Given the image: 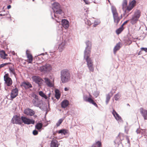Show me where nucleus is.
Here are the masks:
<instances>
[{
	"mask_svg": "<svg viewBox=\"0 0 147 147\" xmlns=\"http://www.w3.org/2000/svg\"><path fill=\"white\" fill-rule=\"evenodd\" d=\"M0 55L1 58L4 59L6 58V57L7 56V55L4 51L2 50L0 51Z\"/></svg>",
	"mask_w": 147,
	"mask_h": 147,
	"instance_id": "nucleus-24",
	"label": "nucleus"
},
{
	"mask_svg": "<svg viewBox=\"0 0 147 147\" xmlns=\"http://www.w3.org/2000/svg\"><path fill=\"white\" fill-rule=\"evenodd\" d=\"M90 56H84V58L86 62L87 66L90 72H93L94 71V67L92 61L90 57Z\"/></svg>",
	"mask_w": 147,
	"mask_h": 147,
	"instance_id": "nucleus-4",
	"label": "nucleus"
},
{
	"mask_svg": "<svg viewBox=\"0 0 147 147\" xmlns=\"http://www.w3.org/2000/svg\"><path fill=\"white\" fill-rule=\"evenodd\" d=\"M57 40L61 42L63 40V38H61V36H58L57 38Z\"/></svg>",
	"mask_w": 147,
	"mask_h": 147,
	"instance_id": "nucleus-45",
	"label": "nucleus"
},
{
	"mask_svg": "<svg viewBox=\"0 0 147 147\" xmlns=\"http://www.w3.org/2000/svg\"><path fill=\"white\" fill-rule=\"evenodd\" d=\"M18 90L17 88L13 89L11 93V98L13 99L16 98L18 95Z\"/></svg>",
	"mask_w": 147,
	"mask_h": 147,
	"instance_id": "nucleus-13",
	"label": "nucleus"
},
{
	"mask_svg": "<svg viewBox=\"0 0 147 147\" xmlns=\"http://www.w3.org/2000/svg\"><path fill=\"white\" fill-rule=\"evenodd\" d=\"M9 13L8 12H7L6 13H2L0 14V16H6Z\"/></svg>",
	"mask_w": 147,
	"mask_h": 147,
	"instance_id": "nucleus-48",
	"label": "nucleus"
},
{
	"mask_svg": "<svg viewBox=\"0 0 147 147\" xmlns=\"http://www.w3.org/2000/svg\"><path fill=\"white\" fill-rule=\"evenodd\" d=\"M32 103L34 106L38 107L43 111H45L47 108V105L44 103L42 100H39L38 98L36 99H33Z\"/></svg>",
	"mask_w": 147,
	"mask_h": 147,
	"instance_id": "nucleus-2",
	"label": "nucleus"
},
{
	"mask_svg": "<svg viewBox=\"0 0 147 147\" xmlns=\"http://www.w3.org/2000/svg\"><path fill=\"white\" fill-rule=\"evenodd\" d=\"M141 16V12L140 10H138L134 13V15L133 16L139 19Z\"/></svg>",
	"mask_w": 147,
	"mask_h": 147,
	"instance_id": "nucleus-25",
	"label": "nucleus"
},
{
	"mask_svg": "<svg viewBox=\"0 0 147 147\" xmlns=\"http://www.w3.org/2000/svg\"><path fill=\"white\" fill-rule=\"evenodd\" d=\"M129 21V20H127L126 21H125L123 24L121 25V26H122V27H123V26L125 25V24H126V23H127Z\"/></svg>",
	"mask_w": 147,
	"mask_h": 147,
	"instance_id": "nucleus-52",
	"label": "nucleus"
},
{
	"mask_svg": "<svg viewBox=\"0 0 147 147\" xmlns=\"http://www.w3.org/2000/svg\"><path fill=\"white\" fill-rule=\"evenodd\" d=\"M11 123L13 124L21 125L22 121H21V117L17 115H13L11 119Z\"/></svg>",
	"mask_w": 147,
	"mask_h": 147,
	"instance_id": "nucleus-10",
	"label": "nucleus"
},
{
	"mask_svg": "<svg viewBox=\"0 0 147 147\" xmlns=\"http://www.w3.org/2000/svg\"><path fill=\"white\" fill-rule=\"evenodd\" d=\"M127 5V0H123V1L122 3L123 8L124 7H125Z\"/></svg>",
	"mask_w": 147,
	"mask_h": 147,
	"instance_id": "nucleus-35",
	"label": "nucleus"
},
{
	"mask_svg": "<svg viewBox=\"0 0 147 147\" xmlns=\"http://www.w3.org/2000/svg\"><path fill=\"white\" fill-rule=\"evenodd\" d=\"M86 47L84 51V56H90L92 48L91 42L89 40H87L85 42Z\"/></svg>",
	"mask_w": 147,
	"mask_h": 147,
	"instance_id": "nucleus-6",
	"label": "nucleus"
},
{
	"mask_svg": "<svg viewBox=\"0 0 147 147\" xmlns=\"http://www.w3.org/2000/svg\"><path fill=\"white\" fill-rule=\"evenodd\" d=\"M111 9L113 15L114 22L116 23V25H117L119 22L121 18L119 17L116 9L114 6H111Z\"/></svg>",
	"mask_w": 147,
	"mask_h": 147,
	"instance_id": "nucleus-5",
	"label": "nucleus"
},
{
	"mask_svg": "<svg viewBox=\"0 0 147 147\" xmlns=\"http://www.w3.org/2000/svg\"><path fill=\"white\" fill-rule=\"evenodd\" d=\"M126 140H127V141L129 140L128 136H126Z\"/></svg>",
	"mask_w": 147,
	"mask_h": 147,
	"instance_id": "nucleus-61",
	"label": "nucleus"
},
{
	"mask_svg": "<svg viewBox=\"0 0 147 147\" xmlns=\"http://www.w3.org/2000/svg\"><path fill=\"white\" fill-rule=\"evenodd\" d=\"M58 143L57 140H52L51 142L50 147H58Z\"/></svg>",
	"mask_w": 147,
	"mask_h": 147,
	"instance_id": "nucleus-21",
	"label": "nucleus"
},
{
	"mask_svg": "<svg viewBox=\"0 0 147 147\" xmlns=\"http://www.w3.org/2000/svg\"><path fill=\"white\" fill-rule=\"evenodd\" d=\"M42 127V124L41 123H37L35 126V128L38 129L40 130V129Z\"/></svg>",
	"mask_w": 147,
	"mask_h": 147,
	"instance_id": "nucleus-29",
	"label": "nucleus"
},
{
	"mask_svg": "<svg viewBox=\"0 0 147 147\" xmlns=\"http://www.w3.org/2000/svg\"><path fill=\"white\" fill-rule=\"evenodd\" d=\"M9 69L10 73H12L13 75H14L15 76L16 74L14 69L12 68V67H9Z\"/></svg>",
	"mask_w": 147,
	"mask_h": 147,
	"instance_id": "nucleus-33",
	"label": "nucleus"
},
{
	"mask_svg": "<svg viewBox=\"0 0 147 147\" xmlns=\"http://www.w3.org/2000/svg\"><path fill=\"white\" fill-rule=\"evenodd\" d=\"M27 51L28 50H27L26 52V54L29 61V63H31L33 60L32 56L31 54L28 53Z\"/></svg>",
	"mask_w": 147,
	"mask_h": 147,
	"instance_id": "nucleus-26",
	"label": "nucleus"
},
{
	"mask_svg": "<svg viewBox=\"0 0 147 147\" xmlns=\"http://www.w3.org/2000/svg\"><path fill=\"white\" fill-rule=\"evenodd\" d=\"M119 135H120V134H119V135H118L117 136V138H119Z\"/></svg>",
	"mask_w": 147,
	"mask_h": 147,
	"instance_id": "nucleus-63",
	"label": "nucleus"
},
{
	"mask_svg": "<svg viewBox=\"0 0 147 147\" xmlns=\"http://www.w3.org/2000/svg\"><path fill=\"white\" fill-rule=\"evenodd\" d=\"M11 5H9L7 6V8L8 9H9L11 8Z\"/></svg>",
	"mask_w": 147,
	"mask_h": 147,
	"instance_id": "nucleus-58",
	"label": "nucleus"
},
{
	"mask_svg": "<svg viewBox=\"0 0 147 147\" xmlns=\"http://www.w3.org/2000/svg\"><path fill=\"white\" fill-rule=\"evenodd\" d=\"M110 100H108V99H106V104L107 105L109 102V101Z\"/></svg>",
	"mask_w": 147,
	"mask_h": 147,
	"instance_id": "nucleus-57",
	"label": "nucleus"
},
{
	"mask_svg": "<svg viewBox=\"0 0 147 147\" xmlns=\"http://www.w3.org/2000/svg\"><path fill=\"white\" fill-rule=\"evenodd\" d=\"M11 64V63L10 62L2 63V64L0 65V69L1 68L4 67L6 65Z\"/></svg>",
	"mask_w": 147,
	"mask_h": 147,
	"instance_id": "nucleus-36",
	"label": "nucleus"
},
{
	"mask_svg": "<svg viewBox=\"0 0 147 147\" xmlns=\"http://www.w3.org/2000/svg\"><path fill=\"white\" fill-rule=\"evenodd\" d=\"M140 112L144 120H147V110L144 109L142 108L140 109Z\"/></svg>",
	"mask_w": 147,
	"mask_h": 147,
	"instance_id": "nucleus-16",
	"label": "nucleus"
},
{
	"mask_svg": "<svg viewBox=\"0 0 147 147\" xmlns=\"http://www.w3.org/2000/svg\"><path fill=\"white\" fill-rule=\"evenodd\" d=\"M45 82L46 84L49 87H52L53 86V85L50 82L49 79L47 78H44Z\"/></svg>",
	"mask_w": 147,
	"mask_h": 147,
	"instance_id": "nucleus-20",
	"label": "nucleus"
},
{
	"mask_svg": "<svg viewBox=\"0 0 147 147\" xmlns=\"http://www.w3.org/2000/svg\"><path fill=\"white\" fill-rule=\"evenodd\" d=\"M69 104V101L67 100H64L61 102V106L62 108H65L67 107Z\"/></svg>",
	"mask_w": 147,
	"mask_h": 147,
	"instance_id": "nucleus-19",
	"label": "nucleus"
},
{
	"mask_svg": "<svg viewBox=\"0 0 147 147\" xmlns=\"http://www.w3.org/2000/svg\"><path fill=\"white\" fill-rule=\"evenodd\" d=\"M12 54L13 55H15V53L14 52V51H12Z\"/></svg>",
	"mask_w": 147,
	"mask_h": 147,
	"instance_id": "nucleus-64",
	"label": "nucleus"
},
{
	"mask_svg": "<svg viewBox=\"0 0 147 147\" xmlns=\"http://www.w3.org/2000/svg\"><path fill=\"white\" fill-rule=\"evenodd\" d=\"M95 144H97L98 147H100L102 144L101 142L100 141H98L96 142L95 144H93L91 147H96L94 145Z\"/></svg>",
	"mask_w": 147,
	"mask_h": 147,
	"instance_id": "nucleus-32",
	"label": "nucleus"
},
{
	"mask_svg": "<svg viewBox=\"0 0 147 147\" xmlns=\"http://www.w3.org/2000/svg\"><path fill=\"white\" fill-rule=\"evenodd\" d=\"M55 92V97L56 99H58L60 97V94L59 93V90H56Z\"/></svg>",
	"mask_w": 147,
	"mask_h": 147,
	"instance_id": "nucleus-31",
	"label": "nucleus"
},
{
	"mask_svg": "<svg viewBox=\"0 0 147 147\" xmlns=\"http://www.w3.org/2000/svg\"><path fill=\"white\" fill-rule=\"evenodd\" d=\"M133 7V6H131V5L130 6H127V9L129 11L132 9Z\"/></svg>",
	"mask_w": 147,
	"mask_h": 147,
	"instance_id": "nucleus-47",
	"label": "nucleus"
},
{
	"mask_svg": "<svg viewBox=\"0 0 147 147\" xmlns=\"http://www.w3.org/2000/svg\"><path fill=\"white\" fill-rule=\"evenodd\" d=\"M88 102H89V103L92 104H93V103L94 102V101L90 97H88Z\"/></svg>",
	"mask_w": 147,
	"mask_h": 147,
	"instance_id": "nucleus-41",
	"label": "nucleus"
},
{
	"mask_svg": "<svg viewBox=\"0 0 147 147\" xmlns=\"http://www.w3.org/2000/svg\"><path fill=\"white\" fill-rule=\"evenodd\" d=\"M8 76V74H5L4 76V79L5 83H6L7 86H10L12 84V82L11 79Z\"/></svg>",
	"mask_w": 147,
	"mask_h": 147,
	"instance_id": "nucleus-12",
	"label": "nucleus"
},
{
	"mask_svg": "<svg viewBox=\"0 0 147 147\" xmlns=\"http://www.w3.org/2000/svg\"><path fill=\"white\" fill-rule=\"evenodd\" d=\"M21 120L22 123H23L25 124L30 125L34 124L35 123V121L34 120L28 118L26 117L22 116Z\"/></svg>",
	"mask_w": 147,
	"mask_h": 147,
	"instance_id": "nucleus-9",
	"label": "nucleus"
},
{
	"mask_svg": "<svg viewBox=\"0 0 147 147\" xmlns=\"http://www.w3.org/2000/svg\"><path fill=\"white\" fill-rule=\"evenodd\" d=\"M141 130L142 131V132L141 134H144V133L145 132V129H141Z\"/></svg>",
	"mask_w": 147,
	"mask_h": 147,
	"instance_id": "nucleus-54",
	"label": "nucleus"
},
{
	"mask_svg": "<svg viewBox=\"0 0 147 147\" xmlns=\"http://www.w3.org/2000/svg\"><path fill=\"white\" fill-rule=\"evenodd\" d=\"M52 68L50 64L46 63L45 65L40 67L39 70L42 72H47L50 71Z\"/></svg>",
	"mask_w": 147,
	"mask_h": 147,
	"instance_id": "nucleus-8",
	"label": "nucleus"
},
{
	"mask_svg": "<svg viewBox=\"0 0 147 147\" xmlns=\"http://www.w3.org/2000/svg\"><path fill=\"white\" fill-rule=\"evenodd\" d=\"M31 96L34 98L33 99H36L38 98V96L34 93L32 94Z\"/></svg>",
	"mask_w": 147,
	"mask_h": 147,
	"instance_id": "nucleus-42",
	"label": "nucleus"
},
{
	"mask_svg": "<svg viewBox=\"0 0 147 147\" xmlns=\"http://www.w3.org/2000/svg\"><path fill=\"white\" fill-rule=\"evenodd\" d=\"M85 24L89 26L91 25L92 24L90 21L88 19H86L85 20Z\"/></svg>",
	"mask_w": 147,
	"mask_h": 147,
	"instance_id": "nucleus-38",
	"label": "nucleus"
},
{
	"mask_svg": "<svg viewBox=\"0 0 147 147\" xmlns=\"http://www.w3.org/2000/svg\"><path fill=\"white\" fill-rule=\"evenodd\" d=\"M69 88L67 87H65L64 88V90L65 91H67L68 90Z\"/></svg>",
	"mask_w": 147,
	"mask_h": 147,
	"instance_id": "nucleus-59",
	"label": "nucleus"
},
{
	"mask_svg": "<svg viewBox=\"0 0 147 147\" xmlns=\"http://www.w3.org/2000/svg\"><path fill=\"white\" fill-rule=\"evenodd\" d=\"M123 28L121 26L119 28L117 29L116 31V33L117 34H120L123 30Z\"/></svg>",
	"mask_w": 147,
	"mask_h": 147,
	"instance_id": "nucleus-30",
	"label": "nucleus"
},
{
	"mask_svg": "<svg viewBox=\"0 0 147 147\" xmlns=\"http://www.w3.org/2000/svg\"><path fill=\"white\" fill-rule=\"evenodd\" d=\"M112 113L117 121H122V118L121 117L114 109H113Z\"/></svg>",
	"mask_w": 147,
	"mask_h": 147,
	"instance_id": "nucleus-17",
	"label": "nucleus"
},
{
	"mask_svg": "<svg viewBox=\"0 0 147 147\" xmlns=\"http://www.w3.org/2000/svg\"><path fill=\"white\" fill-rule=\"evenodd\" d=\"M38 94L42 98H44L45 99H47L48 98L47 96L42 91H40L38 92Z\"/></svg>",
	"mask_w": 147,
	"mask_h": 147,
	"instance_id": "nucleus-28",
	"label": "nucleus"
},
{
	"mask_svg": "<svg viewBox=\"0 0 147 147\" xmlns=\"http://www.w3.org/2000/svg\"><path fill=\"white\" fill-rule=\"evenodd\" d=\"M52 9L53 11L54 17L57 18L56 15L61 14L63 12L60 5L57 2H54L52 4Z\"/></svg>",
	"mask_w": 147,
	"mask_h": 147,
	"instance_id": "nucleus-3",
	"label": "nucleus"
},
{
	"mask_svg": "<svg viewBox=\"0 0 147 147\" xmlns=\"http://www.w3.org/2000/svg\"><path fill=\"white\" fill-rule=\"evenodd\" d=\"M66 44V42L64 41L63 42H62L60 44H59L58 49L60 52H62L64 49Z\"/></svg>",
	"mask_w": 147,
	"mask_h": 147,
	"instance_id": "nucleus-18",
	"label": "nucleus"
},
{
	"mask_svg": "<svg viewBox=\"0 0 147 147\" xmlns=\"http://www.w3.org/2000/svg\"><path fill=\"white\" fill-rule=\"evenodd\" d=\"M61 25L65 29L68 28L69 26V22L66 19H62L61 21Z\"/></svg>",
	"mask_w": 147,
	"mask_h": 147,
	"instance_id": "nucleus-15",
	"label": "nucleus"
},
{
	"mask_svg": "<svg viewBox=\"0 0 147 147\" xmlns=\"http://www.w3.org/2000/svg\"><path fill=\"white\" fill-rule=\"evenodd\" d=\"M120 96L118 93L115 94L114 96L115 99V100L117 101L119 98Z\"/></svg>",
	"mask_w": 147,
	"mask_h": 147,
	"instance_id": "nucleus-37",
	"label": "nucleus"
},
{
	"mask_svg": "<svg viewBox=\"0 0 147 147\" xmlns=\"http://www.w3.org/2000/svg\"><path fill=\"white\" fill-rule=\"evenodd\" d=\"M32 78L33 81L37 84L39 87H41L43 84V80L38 76H33Z\"/></svg>",
	"mask_w": 147,
	"mask_h": 147,
	"instance_id": "nucleus-7",
	"label": "nucleus"
},
{
	"mask_svg": "<svg viewBox=\"0 0 147 147\" xmlns=\"http://www.w3.org/2000/svg\"><path fill=\"white\" fill-rule=\"evenodd\" d=\"M99 23V22H96V21H95L94 22V27H95L98 25Z\"/></svg>",
	"mask_w": 147,
	"mask_h": 147,
	"instance_id": "nucleus-50",
	"label": "nucleus"
},
{
	"mask_svg": "<svg viewBox=\"0 0 147 147\" xmlns=\"http://www.w3.org/2000/svg\"><path fill=\"white\" fill-rule=\"evenodd\" d=\"M38 131L36 130H34L33 131L32 133L33 135L34 136L38 134Z\"/></svg>",
	"mask_w": 147,
	"mask_h": 147,
	"instance_id": "nucleus-46",
	"label": "nucleus"
},
{
	"mask_svg": "<svg viewBox=\"0 0 147 147\" xmlns=\"http://www.w3.org/2000/svg\"><path fill=\"white\" fill-rule=\"evenodd\" d=\"M24 112L25 114L30 116H33L35 114L34 111L32 110L29 108L26 109L24 110Z\"/></svg>",
	"mask_w": 147,
	"mask_h": 147,
	"instance_id": "nucleus-14",
	"label": "nucleus"
},
{
	"mask_svg": "<svg viewBox=\"0 0 147 147\" xmlns=\"http://www.w3.org/2000/svg\"><path fill=\"white\" fill-rule=\"evenodd\" d=\"M20 86L23 88H24L25 90H27L32 87V85L29 82L27 81H24L22 82L20 85Z\"/></svg>",
	"mask_w": 147,
	"mask_h": 147,
	"instance_id": "nucleus-11",
	"label": "nucleus"
},
{
	"mask_svg": "<svg viewBox=\"0 0 147 147\" xmlns=\"http://www.w3.org/2000/svg\"><path fill=\"white\" fill-rule=\"evenodd\" d=\"M136 3V1L135 0H133L131 2L130 5L131 6H133V7L135 6Z\"/></svg>",
	"mask_w": 147,
	"mask_h": 147,
	"instance_id": "nucleus-40",
	"label": "nucleus"
},
{
	"mask_svg": "<svg viewBox=\"0 0 147 147\" xmlns=\"http://www.w3.org/2000/svg\"><path fill=\"white\" fill-rule=\"evenodd\" d=\"M127 41L128 42V43L129 44H130L132 42V39H131V37H128L127 39Z\"/></svg>",
	"mask_w": 147,
	"mask_h": 147,
	"instance_id": "nucleus-43",
	"label": "nucleus"
},
{
	"mask_svg": "<svg viewBox=\"0 0 147 147\" xmlns=\"http://www.w3.org/2000/svg\"><path fill=\"white\" fill-rule=\"evenodd\" d=\"M68 132V130L65 129H64L59 130L58 133V134H61V135H65L67 134Z\"/></svg>",
	"mask_w": 147,
	"mask_h": 147,
	"instance_id": "nucleus-22",
	"label": "nucleus"
},
{
	"mask_svg": "<svg viewBox=\"0 0 147 147\" xmlns=\"http://www.w3.org/2000/svg\"><path fill=\"white\" fill-rule=\"evenodd\" d=\"M63 121V119H60L56 123V125L57 127H58L60 125L61 123Z\"/></svg>",
	"mask_w": 147,
	"mask_h": 147,
	"instance_id": "nucleus-34",
	"label": "nucleus"
},
{
	"mask_svg": "<svg viewBox=\"0 0 147 147\" xmlns=\"http://www.w3.org/2000/svg\"><path fill=\"white\" fill-rule=\"evenodd\" d=\"M136 132L137 134H138L142 133V131L141 129H137L136 130Z\"/></svg>",
	"mask_w": 147,
	"mask_h": 147,
	"instance_id": "nucleus-49",
	"label": "nucleus"
},
{
	"mask_svg": "<svg viewBox=\"0 0 147 147\" xmlns=\"http://www.w3.org/2000/svg\"><path fill=\"white\" fill-rule=\"evenodd\" d=\"M84 1L85 3L86 4H88L89 2L88 0H83Z\"/></svg>",
	"mask_w": 147,
	"mask_h": 147,
	"instance_id": "nucleus-53",
	"label": "nucleus"
},
{
	"mask_svg": "<svg viewBox=\"0 0 147 147\" xmlns=\"http://www.w3.org/2000/svg\"><path fill=\"white\" fill-rule=\"evenodd\" d=\"M71 75L68 70L64 69L61 71V78L62 82L63 83L68 82L70 80Z\"/></svg>",
	"mask_w": 147,
	"mask_h": 147,
	"instance_id": "nucleus-1",
	"label": "nucleus"
},
{
	"mask_svg": "<svg viewBox=\"0 0 147 147\" xmlns=\"http://www.w3.org/2000/svg\"><path fill=\"white\" fill-rule=\"evenodd\" d=\"M111 93V92H110L108 94L106 95V99L110 100V99L111 98V96H110V94Z\"/></svg>",
	"mask_w": 147,
	"mask_h": 147,
	"instance_id": "nucleus-44",
	"label": "nucleus"
},
{
	"mask_svg": "<svg viewBox=\"0 0 147 147\" xmlns=\"http://www.w3.org/2000/svg\"><path fill=\"white\" fill-rule=\"evenodd\" d=\"M51 94L50 92H49L48 94L49 99V97H50Z\"/></svg>",
	"mask_w": 147,
	"mask_h": 147,
	"instance_id": "nucleus-60",
	"label": "nucleus"
},
{
	"mask_svg": "<svg viewBox=\"0 0 147 147\" xmlns=\"http://www.w3.org/2000/svg\"><path fill=\"white\" fill-rule=\"evenodd\" d=\"M138 20V19L132 16V18L130 20L131 23L133 24H134Z\"/></svg>",
	"mask_w": 147,
	"mask_h": 147,
	"instance_id": "nucleus-27",
	"label": "nucleus"
},
{
	"mask_svg": "<svg viewBox=\"0 0 147 147\" xmlns=\"http://www.w3.org/2000/svg\"><path fill=\"white\" fill-rule=\"evenodd\" d=\"M141 49L142 51H144L146 52H147V48L142 47L141 48Z\"/></svg>",
	"mask_w": 147,
	"mask_h": 147,
	"instance_id": "nucleus-51",
	"label": "nucleus"
},
{
	"mask_svg": "<svg viewBox=\"0 0 147 147\" xmlns=\"http://www.w3.org/2000/svg\"><path fill=\"white\" fill-rule=\"evenodd\" d=\"M93 104V105H94L96 107H98V105H97V104H96V103L95 102H94L93 103V104Z\"/></svg>",
	"mask_w": 147,
	"mask_h": 147,
	"instance_id": "nucleus-55",
	"label": "nucleus"
},
{
	"mask_svg": "<svg viewBox=\"0 0 147 147\" xmlns=\"http://www.w3.org/2000/svg\"><path fill=\"white\" fill-rule=\"evenodd\" d=\"M83 98L84 100L86 102H87L88 98V97L87 95L84 94L83 95Z\"/></svg>",
	"mask_w": 147,
	"mask_h": 147,
	"instance_id": "nucleus-39",
	"label": "nucleus"
},
{
	"mask_svg": "<svg viewBox=\"0 0 147 147\" xmlns=\"http://www.w3.org/2000/svg\"><path fill=\"white\" fill-rule=\"evenodd\" d=\"M120 44V42H119L114 47L113 49V53L115 54L116 51L119 49L121 48Z\"/></svg>",
	"mask_w": 147,
	"mask_h": 147,
	"instance_id": "nucleus-23",
	"label": "nucleus"
},
{
	"mask_svg": "<svg viewBox=\"0 0 147 147\" xmlns=\"http://www.w3.org/2000/svg\"><path fill=\"white\" fill-rule=\"evenodd\" d=\"M44 55V53H42L39 55H37L36 56L37 57V56H40V55ZM36 57V56H35V57Z\"/></svg>",
	"mask_w": 147,
	"mask_h": 147,
	"instance_id": "nucleus-56",
	"label": "nucleus"
},
{
	"mask_svg": "<svg viewBox=\"0 0 147 147\" xmlns=\"http://www.w3.org/2000/svg\"><path fill=\"white\" fill-rule=\"evenodd\" d=\"M94 3H98V1H96V0H94V1H93Z\"/></svg>",
	"mask_w": 147,
	"mask_h": 147,
	"instance_id": "nucleus-62",
	"label": "nucleus"
}]
</instances>
